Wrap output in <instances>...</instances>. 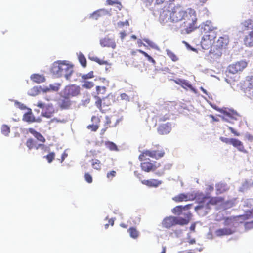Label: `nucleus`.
<instances>
[{
  "label": "nucleus",
  "mask_w": 253,
  "mask_h": 253,
  "mask_svg": "<svg viewBox=\"0 0 253 253\" xmlns=\"http://www.w3.org/2000/svg\"><path fill=\"white\" fill-rule=\"evenodd\" d=\"M192 204H187L185 206H177L172 210V212L173 214L180 215L183 213L185 217H176L174 216H169L165 218L162 222V226L165 228L169 229L176 225L183 226L188 224L191 219L192 215L188 210L191 208Z\"/></svg>",
  "instance_id": "1"
},
{
  "label": "nucleus",
  "mask_w": 253,
  "mask_h": 253,
  "mask_svg": "<svg viewBox=\"0 0 253 253\" xmlns=\"http://www.w3.org/2000/svg\"><path fill=\"white\" fill-rule=\"evenodd\" d=\"M193 199L198 204V205L195 208V210L201 216L207 214L211 209V206L224 202L223 197H211L203 192L196 193Z\"/></svg>",
  "instance_id": "2"
},
{
  "label": "nucleus",
  "mask_w": 253,
  "mask_h": 253,
  "mask_svg": "<svg viewBox=\"0 0 253 253\" xmlns=\"http://www.w3.org/2000/svg\"><path fill=\"white\" fill-rule=\"evenodd\" d=\"M51 72L56 77L59 78L64 76L69 80L73 73V68L72 65L66 64L64 61H57L53 64Z\"/></svg>",
  "instance_id": "3"
},
{
  "label": "nucleus",
  "mask_w": 253,
  "mask_h": 253,
  "mask_svg": "<svg viewBox=\"0 0 253 253\" xmlns=\"http://www.w3.org/2000/svg\"><path fill=\"white\" fill-rule=\"evenodd\" d=\"M229 43V38L224 35L220 37L211 49L210 52L214 58L221 56L223 51L225 49Z\"/></svg>",
  "instance_id": "4"
},
{
  "label": "nucleus",
  "mask_w": 253,
  "mask_h": 253,
  "mask_svg": "<svg viewBox=\"0 0 253 253\" xmlns=\"http://www.w3.org/2000/svg\"><path fill=\"white\" fill-rule=\"evenodd\" d=\"M156 150H147L144 151L139 156V159L141 161H145L149 159L148 157H151L155 159H159L163 157L165 154L164 149L159 145H156Z\"/></svg>",
  "instance_id": "5"
},
{
  "label": "nucleus",
  "mask_w": 253,
  "mask_h": 253,
  "mask_svg": "<svg viewBox=\"0 0 253 253\" xmlns=\"http://www.w3.org/2000/svg\"><path fill=\"white\" fill-rule=\"evenodd\" d=\"M183 22V27L186 33H189L195 30L197 27V18L194 12L192 14L188 13L186 15Z\"/></svg>",
  "instance_id": "6"
},
{
  "label": "nucleus",
  "mask_w": 253,
  "mask_h": 253,
  "mask_svg": "<svg viewBox=\"0 0 253 253\" xmlns=\"http://www.w3.org/2000/svg\"><path fill=\"white\" fill-rule=\"evenodd\" d=\"M94 98L96 99L95 106L102 113H105L112 104V99L109 96L102 99L98 96H94Z\"/></svg>",
  "instance_id": "7"
},
{
  "label": "nucleus",
  "mask_w": 253,
  "mask_h": 253,
  "mask_svg": "<svg viewBox=\"0 0 253 253\" xmlns=\"http://www.w3.org/2000/svg\"><path fill=\"white\" fill-rule=\"evenodd\" d=\"M187 14L181 7H174L170 13V19L172 22H178L184 19Z\"/></svg>",
  "instance_id": "8"
},
{
  "label": "nucleus",
  "mask_w": 253,
  "mask_h": 253,
  "mask_svg": "<svg viewBox=\"0 0 253 253\" xmlns=\"http://www.w3.org/2000/svg\"><path fill=\"white\" fill-rule=\"evenodd\" d=\"M81 93V87L76 84H71L65 86L63 90L64 96L68 97H76Z\"/></svg>",
  "instance_id": "9"
},
{
  "label": "nucleus",
  "mask_w": 253,
  "mask_h": 253,
  "mask_svg": "<svg viewBox=\"0 0 253 253\" xmlns=\"http://www.w3.org/2000/svg\"><path fill=\"white\" fill-rule=\"evenodd\" d=\"M210 22L207 21L204 26V30L205 33L204 36H207V39H209L211 42L213 43L215 38L217 36L216 27H210Z\"/></svg>",
  "instance_id": "10"
},
{
  "label": "nucleus",
  "mask_w": 253,
  "mask_h": 253,
  "mask_svg": "<svg viewBox=\"0 0 253 253\" xmlns=\"http://www.w3.org/2000/svg\"><path fill=\"white\" fill-rule=\"evenodd\" d=\"M248 63L244 60L238 61L230 65L227 68V71L231 74H235L242 72L247 66Z\"/></svg>",
  "instance_id": "11"
},
{
  "label": "nucleus",
  "mask_w": 253,
  "mask_h": 253,
  "mask_svg": "<svg viewBox=\"0 0 253 253\" xmlns=\"http://www.w3.org/2000/svg\"><path fill=\"white\" fill-rule=\"evenodd\" d=\"M36 106L42 109V116L49 118L51 117L54 113V108L51 104H48L45 106L44 104L41 101H39Z\"/></svg>",
  "instance_id": "12"
},
{
  "label": "nucleus",
  "mask_w": 253,
  "mask_h": 253,
  "mask_svg": "<svg viewBox=\"0 0 253 253\" xmlns=\"http://www.w3.org/2000/svg\"><path fill=\"white\" fill-rule=\"evenodd\" d=\"M171 130V124L167 122L159 125L157 131L160 135H166L169 134Z\"/></svg>",
  "instance_id": "13"
},
{
  "label": "nucleus",
  "mask_w": 253,
  "mask_h": 253,
  "mask_svg": "<svg viewBox=\"0 0 253 253\" xmlns=\"http://www.w3.org/2000/svg\"><path fill=\"white\" fill-rule=\"evenodd\" d=\"M100 43L101 46L105 47H110L115 49L116 46L115 42L114 39L105 37L100 40Z\"/></svg>",
  "instance_id": "14"
},
{
  "label": "nucleus",
  "mask_w": 253,
  "mask_h": 253,
  "mask_svg": "<svg viewBox=\"0 0 253 253\" xmlns=\"http://www.w3.org/2000/svg\"><path fill=\"white\" fill-rule=\"evenodd\" d=\"M240 27L242 31L253 30V17L243 21L240 23Z\"/></svg>",
  "instance_id": "15"
},
{
  "label": "nucleus",
  "mask_w": 253,
  "mask_h": 253,
  "mask_svg": "<svg viewBox=\"0 0 253 253\" xmlns=\"http://www.w3.org/2000/svg\"><path fill=\"white\" fill-rule=\"evenodd\" d=\"M142 169L146 172H149L151 171H154L156 170L157 167L150 161H146L141 164Z\"/></svg>",
  "instance_id": "16"
},
{
  "label": "nucleus",
  "mask_w": 253,
  "mask_h": 253,
  "mask_svg": "<svg viewBox=\"0 0 253 253\" xmlns=\"http://www.w3.org/2000/svg\"><path fill=\"white\" fill-rule=\"evenodd\" d=\"M231 144L236 148L238 151L244 153H247L248 151L245 149L243 143L239 140L236 138H231Z\"/></svg>",
  "instance_id": "17"
},
{
  "label": "nucleus",
  "mask_w": 253,
  "mask_h": 253,
  "mask_svg": "<svg viewBox=\"0 0 253 253\" xmlns=\"http://www.w3.org/2000/svg\"><path fill=\"white\" fill-rule=\"evenodd\" d=\"M91 120V121L93 122L95 124L89 125L87 126V128L92 131H96L99 126V124L100 122V119L98 116H93Z\"/></svg>",
  "instance_id": "18"
},
{
  "label": "nucleus",
  "mask_w": 253,
  "mask_h": 253,
  "mask_svg": "<svg viewBox=\"0 0 253 253\" xmlns=\"http://www.w3.org/2000/svg\"><path fill=\"white\" fill-rule=\"evenodd\" d=\"M141 183L150 187H157L162 184V181L155 179H150L142 180Z\"/></svg>",
  "instance_id": "19"
},
{
  "label": "nucleus",
  "mask_w": 253,
  "mask_h": 253,
  "mask_svg": "<svg viewBox=\"0 0 253 253\" xmlns=\"http://www.w3.org/2000/svg\"><path fill=\"white\" fill-rule=\"evenodd\" d=\"M71 105L72 102L70 100V98L66 96H64L59 103L60 108L63 110L70 109Z\"/></svg>",
  "instance_id": "20"
},
{
  "label": "nucleus",
  "mask_w": 253,
  "mask_h": 253,
  "mask_svg": "<svg viewBox=\"0 0 253 253\" xmlns=\"http://www.w3.org/2000/svg\"><path fill=\"white\" fill-rule=\"evenodd\" d=\"M26 145L30 150L33 148H35L36 150H38L40 148H43L45 146L43 144H39L37 145L36 142L32 138L28 139L26 142Z\"/></svg>",
  "instance_id": "21"
},
{
  "label": "nucleus",
  "mask_w": 253,
  "mask_h": 253,
  "mask_svg": "<svg viewBox=\"0 0 253 253\" xmlns=\"http://www.w3.org/2000/svg\"><path fill=\"white\" fill-rule=\"evenodd\" d=\"M28 131L32 134L38 141L43 143L45 142L46 140L44 136L40 132L36 131L34 128H29L28 129Z\"/></svg>",
  "instance_id": "22"
},
{
  "label": "nucleus",
  "mask_w": 253,
  "mask_h": 253,
  "mask_svg": "<svg viewBox=\"0 0 253 253\" xmlns=\"http://www.w3.org/2000/svg\"><path fill=\"white\" fill-rule=\"evenodd\" d=\"M233 233L234 231H233L231 229L228 228L219 229L215 231V234L217 237L230 235Z\"/></svg>",
  "instance_id": "23"
},
{
  "label": "nucleus",
  "mask_w": 253,
  "mask_h": 253,
  "mask_svg": "<svg viewBox=\"0 0 253 253\" xmlns=\"http://www.w3.org/2000/svg\"><path fill=\"white\" fill-rule=\"evenodd\" d=\"M223 119H225L226 121L228 122H231L232 120H237V116H238L237 114L233 111L232 112H228L226 111H224L223 112Z\"/></svg>",
  "instance_id": "24"
},
{
  "label": "nucleus",
  "mask_w": 253,
  "mask_h": 253,
  "mask_svg": "<svg viewBox=\"0 0 253 253\" xmlns=\"http://www.w3.org/2000/svg\"><path fill=\"white\" fill-rule=\"evenodd\" d=\"M244 42L246 46H253V30L250 31L249 33L245 36Z\"/></svg>",
  "instance_id": "25"
},
{
  "label": "nucleus",
  "mask_w": 253,
  "mask_h": 253,
  "mask_svg": "<svg viewBox=\"0 0 253 253\" xmlns=\"http://www.w3.org/2000/svg\"><path fill=\"white\" fill-rule=\"evenodd\" d=\"M215 188L217 194L223 193L228 191L229 189V187L226 184L221 182L216 184L215 185Z\"/></svg>",
  "instance_id": "26"
},
{
  "label": "nucleus",
  "mask_w": 253,
  "mask_h": 253,
  "mask_svg": "<svg viewBox=\"0 0 253 253\" xmlns=\"http://www.w3.org/2000/svg\"><path fill=\"white\" fill-rule=\"evenodd\" d=\"M213 42H211L209 39H207V36H203L202 41L201 42V44L202 48L205 50H208L210 48H211L212 46Z\"/></svg>",
  "instance_id": "27"
},
{
  "label": "nucleus",
  "mask_w": 253,
  "mask_h": 253,
  "mask_svg": "<svg viewBox=\"0 0 253 253\" xmlns=\"http://www.w3.org/2000/svg\"><path fill=\"white\" fill-rule=\"evenodd\" d=\"M23 120L29 122V123H32L35 122H40L41 119H36L35 117H34V115L32 114L31 111L28 112L26 113H25L23 116Z\"/></svg>",
  "instance_id": "28"
},
{
  "label": "nucleus",
  "mask_w": 253,
  "mask_h": 253,
  "mask_svg": "<svg viewBox=\"0 0 253 253\" xmlns=\"http://www.w3.org/2000/svg\"><path fill=\"white\" fill-rule=\"evenodd\" d=\"M193 198H190L188 194L180 193L173 198V200L176 202H181L193 200Z\"/></svg>",
  "instance_id": "29"
},
{
  "label": "nucleus",
  "mask_w": 253,
  "mask_h": 253,
  "mask_svg": "<svg viewBox=\"0 0 253 253\" xmlns=\"http://www.w3.org/2000/svg\"><path fill=\"white\" fill-rule=\"evenodd\" d=\"M31 80L36 83H42L45 81V79L43 75L35 74L31 76Z\"/></svg>",
  "instance_id": "30"
},
{
  "label": "nucleus",
  "mask_w": 253,
  "mask_h": 253,
  "mask_svg": "<svg viewBox=\"0 0 253 253\" xmlns=\"http://www.w3.org/2000/svg\"><path fill=\"white\" fill-rule=\"evenodd\" d=\"M107 13V11L105 9H100L94 11L92 14L91 17L93 19H97Z\"/></svg>",
  "instance_id": "31"
},
{
  "label": "nucleus",
  "mask_w": 253,
  "mask_h": 253,
  "mask_svg": "<svg viewBox=\"0 0 253 253\" xmlns=\"http://www.w3.org/2000/svg\"><path fill=\"white\" fill-rule=\"evenodd\" d=\"M238 217L241 218L243 220H247L253 218V208L246 211L244 214L239 215Z\"/></svg>",
  "instance_id": "32"
},
{
  "label": "nucleus",
  "mask_w": 253,
  "mask_h": 253,
  "mask_svg": "<svg viewBox=\"0 0 253 253\" xmlns=\"http://www.w3.org/2000/svg\"><path fill=\"white\" fill-rule=\"evenodd\" d=\"M91 166L94 169L98 171L101 169L102 164L100 160L97 159H92L91 160Z\"/></svg>",
  "instance_id": "33"
},
{
  "label": "nucleus",
  "mask_w": 253,
  "mask_h": 253,
  "mask_svg": "<svg viewBox=\"0 0 253 253\" xmlns=\"http://www.w3.org/2000/svg\"><path fill=\"white\" fill-rule=\"evenodd\" d=\"M106 5L112 6L114 4L116 5V8L119 10H121L123 7L121 2L119 0H106Z\"/></svg>",
  "instance_id": "34"
},
{
  "label": "nucleus",
  "mask_w": 253,
  "mask_h": 253,
  "mask_svg": "<svg viewBox=\"0 0 253 253\" xmlns=\"http://www.w3.org/2000/svg\"><path fill=\"white\" fill-rule=\"evenodd\" d=\"M167 55L173 61L177 62L179 60L178 57L171 50L167 49L166 50Z\"/></svg>",
  "instance_id": "35"
},
{
  "label": "nucleus",
  "mask_w": 253,
  "mask_h": 253,
  "mask_svg": "<svg viewBox=\"0 0 253 253\" xmlns=\"http://www.w3.org/2000/svg\"><path fill=\"white\" fill-rule=\"evenodd\" d=\"M128 231L131 238L136 239L138 237L139 232L137 230L135 227H131L129 228Z\"/></svg>",
  "instance_id": "36"
},
{
  "label": "nucleus",
  "mask_w": 253,
  "mask_h": 253,
  "mask_svg": "<svg viewBox=\"0 0 253 253\" xmlns=\"http://www.w3.org/2000/svg\"><path fill=\"white\" fill-rule=\"evenodd\" d=\"M106 92V87L104 86H96V93L95 96H99V95H104Z\"/></svg>",
  "instance_id": "37"
},
{
  "label": "nucleus",
  "mask_w": 253,
  "mask_h": 253,
  "mask_svg": "<svg viewBox=\"0 0 253 253\" xmlns=\"http://www.w3.org/2000/svg\"><path fill=\"white\" fill-rule=\"evenodd\" d=\"M245 84L247 85L248 87L250 89L253 88V76H248L246 78Z\"/></svg>",
  "instance_id": "38"
},
{
  "label": "nucleus",
  "mask_w": 253,
  "mask_h": 253,
  "mask_svg": "<svg viewBox=\"0 0 253 253\" xmlns=\"http://www.w3.org/2000/svg\"><path fill=\"white\" fill-rule=\"evenodd\" d=\"M82 82L83 83L82 87L87 89H91L94 85L93 82L91 81H82Z\"/></svg>",
  "instance_id": "39"
},
{
  "label": "nucleus",
  "mask_w": 253,
  "mask_h": 253,
  "mask_svg": "<svg viewBox=\"0 0 253 253\" xmlns=\"http://www.w3.org/2000/svg\"><path fill=\"white\" fill-rule=\"evenodd\" d=\"M60 84H57L56 85L50 84L49 85V88L46 87V88L44 89L43 90V91L44 92H46L47 91H49L50 90H51L53 91H57L59 90V89L60 88Z\"/></svg>",
  "instance_id": "40"
},
{
  "label": "nucleus",
  "mask_w": 253,
  "mask_h": 253,
  "mask_svg": "<svg viewBox=\"0 0 253 253\" xmlns=\"http://www.w3.org/2000/svg\"><path fill=\"white\" fill-rule=\"evenodd\" d=\"M137 51H138L139 53H141L145 57H146L147 58V60L149 62L152 63L153 64H155L156 63L155 60L151 56L149 55L146 52H145L141 49L137 50Z\"/></svg>",
  "instance_id": "41"
},
{
  "label": "nucleus",
  "mask_w": 253,
  "mask_h": 253,
  "mask_svg": "<svg viewBox=\"0 0 253 253\" xmlns=\"http://www.w3.org/2000/svg\"><path fill=\"white\" fill-rule=\"evenodd\" d=\"M237 198H233L232 199L226 201L224 202L225 206L227 208H231L235 205Z\"/></svg>",
  "instance_id": "42"
},
{
  "label": "nucleus",
  "mask_w": 253,
  "mask_h": 253,
  "mask_svg": "<svg viewBox=\"0 0 253 253\" xmlns=\"http://www.w3.org/2000/svg\"><path fill=\"white\" fill-rule=\"evenodd\" d=\"M78 59L82 66L85 68L86 67V59L83 54H80L78 56Z\"/></svg>",
  "instance_id": "43"
},
{
  "label": "nucleus",
  "mask_w": 253,
  "mask_h": 253,
  "mask_svg": "<svg viewBox=\"0 0 253 253\" xmlns=\"http://www.w3.org/2000/svg\"><path fill=\"white\" fill-rule=\"evenodd\" d=\"M94 77L93 71H90L87 74L82 75L81 79L82 81H87L88 79L93 78Z\"/></svg>",
  "instance_id": "44"
},
{
  "label": "nucleus",
  "mask_w": 253,
  "mask_h": 253,
  "mask_svg": "<svg viewBox=\"0 0 253 253\" xmlns=\"http://www.w3.org/2000/svg\"><path fill=\"white\" fill-rule=\"evenodd\" d=\"M1 130L2 133L5 136H7L10 131V127L6 125L2 126Z\"/></svg>",
  "instance_id": "45"
},
{
  "label": "nucleus",
  "mask_w": 253,
  "mask_h": 253,
  "mask_svg": "<svg viewBox=\"0 0 253 253\" xmlns=\"http://www.w3.org/2000/svg\"><path fill=\"white\" fill-rule=\"evenodd\" d=\"M106 147L111 151L117 150L116 145L112 142H107L105 143Z\"/></svg>",
  "instance_id": "46"
},
{
  "label": "nucleus",
  "mask_w": 253,
  "mask_h": 253,
  "mask_svg": "<svg viewBox=\"0 0 253 253\" xmlns=\"http://www.w3.org/2000/svg\"><path fill=\"white\" fill-rule=\"evenodd\" d=\"M55 156V153L52 152L49 153L48 155L45 156L44 158L46 159L49 163H51L54 159Z\"/></svg>",
  "instance_id": "47"
},
{
  "label": "nucleus",
  "mask_w": 253,
  "mask_h": 253,
  "mask_svg": "<svg viewBox=\"0 0 253 253\" xmlns=\"http://www.w3.org/2000/svg\"><path fill=\"white\" fill-rule=\"evenodd\" d=\"M91 60L96 62L98 63L99 65H107L108 64L107 61L100 59L97 57H93L90 58Z\"/></svg>",
  "instance_id": "48"
},
{
  "label": "nucleus",
  "mask_w": 253,
  "mask_h": 253,
  "mask_svg": "<svg viewBox=\"0 0 253 253\" xmlns=\"http://www.w3.org/2000/svg\"><path fill=\"white\" fill-rule=\"evenodd\" d=\"M84 179L88 183H91L92 182L93 179L92 176L88 173L86 172L84 174Z\"/></svg>",
  "instance_id": "49"
},
{
  "label": "nucleus",
  "mask_w": 253,
  "mask_h": 253,
  "mask_svg": "<svg viewBox=\"0 0 253 253\" xmlns=\"http://www.w3.org/2000/svg\"><path fill=\"white\" fill-rule=\"evenodd\" d=\"M253 205V199H247L245 202L244 207L251 208Z\"/></svg>",
  "instance_id": "50"
},
{
  "label": "nucleus",
  "mask_w": 253,
  "mask_h": 253,
  "mask_svg": "<svg viewBox=\"0 0 253 253\" xmlns=\"http://www.w3.org/2000/svg\"><path fill=\"white\" fill-rule=\"evenodd\" d=\"M181 86L183 88H185V89H186L187 88H189L190 89H193V87H192V85L190 84H189V82H188L186 80H184Z\"/></svg>",
  "instance_id": "51"
},
{
  "label": "nucleus",
  "mask_w": 253,
  "mask_h": 253,
  "mask_svg": "<svg viewBox=\"0 0 253 253\" xmlns=\"http://www.w3.org/2000/svg\"><path fill=\"white\" fill-rule=\"evenodd\" d=\"M129 25V22L128 20H126L125 21L122 22L120 21L117 23V26L119 28H122L123 27L126 26H128Z\"/></svg>",
  "instance_id": "52"
},
{
  "label": "nucleus",
  "mask_w": 253,
  "mask_h": 253,
  "mask_svg": "<svg viewBox=\"0 0 253 253\" xmlns=\"http://www.w3.org/2000/svg\"><path fill=\"white\" fill-rule=\"evenodd\" d=\"M116 175V172L115 171L112 170L108 172L107 174V177L111 180L113 179L114 177H115Z\"/></svg>",
  "instance_id": "53"
},
{
  "label": "nucleus",
  "mask_w": 253,
  "mask_h": 253,
  "mask_svg": "<svg viewBox=\"0 0 253 253\" xmlns=\"http://www.w3.org/2000/svg\"><path fill=\"white\" fill-rule=\"evenodd\" d=\"M144 41L146 42V43L149 45L152 48H155V43L153 42V41H152L151 40L148 39H144Z\"/></svg>",
  "instance_id": "54"
},
{
  "label": "nucleus",
  "mask_w": 253,
  "mask_h": 253,
  "mask_svg": "<svg viewBox=\"0 0 253 253\" xmlns=\"http://www.w3.org/2000/svg\"><path fill=\"white\" fill-rule=\"evenodd\" d=\"M220 140L223 143H225L227 144H231V138H228L224 137H220Z\"/></svg>",
  "instance_id": "55"
},
{
  "label": "nucleus",
  "mask_w": 253,
  "mask_h": 253,
  "mask_svg": "<svg viewBox=\"0 0 253 253\" xmlns=\"http://www.w3.org/2000/svg\"><path fill=\"white\" fill-rule=\"evenodd\" d=\"M228 129L235 136H239L240 135V133L235 130L233 127L231 126L228 127Z\"/></svg>",
  "instance_id": "56"
},
{
  "label": "nucleus",
  "mask_w": 253,
  "mask_h": 253,
  "mask_svg": "<svg viewBox=\"0 0 253 253\" xmlns=\"http://www.w3.org/2000/svg\"><path fill=\"white\" fill-rule=\"evenodd\" d=\"M185 80L181 79H177L176 80H172V81L176 83V84L182 85L183 84V83L184 82Z\"/></svg>",
  "instance_id": "57"
},
{
  "label": "nucleus",
  "mask_w": 253,
  "mask_h": 253,
  "mask_svg": "<svg viewBox=\"0 0 253 253\" xmlns=\"http://www.w3.org/2000/svg\"><path fill=\"white\" fill-rule=\"evenodd\" d=\"M106 122L105 124V126H109V127H110V124L111 123V119L108 116H106L105 117Z\"/></svg>",
  "instance_id": "58"
},
{
  "label": "nucleus",
  "mask_w": 253,
  "mask_h": 253,
  "mask_svg": "<svg viewBox=\"0 0 253 253\" xmlns=\"http://www.w3.org/2000/svg\"><path fill=\"white\" fill-rule=\"evenodd\" d=\"M68 156V154L66 152H64L62 154V156H61V159H60V162L61 163H62L65 159Z\"/></svg>",
  "instance_id": "59"
},
{
  "label": "nucleus",
  "mask_w": 253,
  "mask_h": 253,
  "mask_svg": "<svg viewBox=\"0 0 253 253\" xmlns=\"http://www.w3.org/2000/svg\"><path fill=\"white\" fill-rule=\"evenodd\" d=\"M182 43L186 45V46L187 47V48L190 49L192 50V51L195 50V49L194 48H192L186 41H183Z\"/></svg>",
  "instance_id": "60"
},
{
  "label": "nucleus",
  "mask_w": 253,
  "mask_h": 253,
  "mask_svg": "<svg viewBox=\"0 0 253 253\" xmlns=\"http://www.w3.org/2000/svg\"><path fill=\"white\" fill-rule=\"evenodd\" d=\"M246 226L250 228H253V220L250 222H248L246 223Z\"/></svg>",
  "instance_id": "61"
},
{
  "label": "nucleus",
  "mask_w": 253,
  "mask_h": 253,
  "mask_svg": "<svg viewBox=\"0 0 253 253\" xmlns=\"http://www.w3.org/2000/svg\"><path fill=\"white\" fill-rule=\"evenodd\" d=\"M164 169H163L162 170L158 171H156L155 172V174L158 176H161L164 173Z\"/></svg>",
  "instance_id": "62"
},
{
  "label": "nucleus",
  "mask_w": 253,
  "mask_h": 253,
  "mask_svg": "<svg viewBox=\"0 0 253 253\" xmlns=\"http://www.w3.org/2000/svg\"><path fill=\"white\" fill-rule=\"evenodd\" d=\"M120 38L122 40H123L126 36V33L125 31H122L120 33Z\"/></svg>",
  "instance_id": "63"
},
{
  "label": "nucleus",
  "mask_w": 253,
  "mask_h": 253,
  "mask_svg": "<svg viewBox=\"0 0 253 253\" xmlns=\"http://www.w3.org/2000/svg\"><path fill=\"white\" fill-rule=\"evenodd\" d=\"M121 97L123 99H125L126 100L129 99V97L125 93L121 94Z\"/></svg>",
  "instance_id": "64"
}]
</instances>
